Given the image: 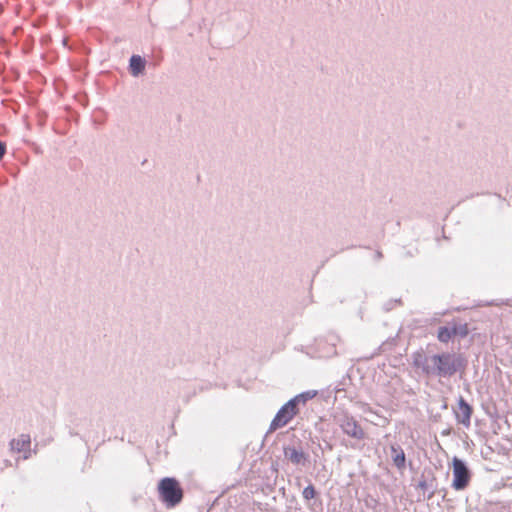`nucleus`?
Wrapping results in <instances>:
<instances>
[{"mask_svg":"<svg viewBox=\"0 0 512 512\" xmlns=\"http://www.w3.org/2000/svg\"><path fill=\"white\" fill-rule=\"evenodd\" d=\"M464 365L463 358L455 353H442L426 358L423 370L428 375L451 377Z\"/></svg>","mask_w":512,"mask_h":512,"instance_id":"nucleus-1","label":"nucleus"},{"mask_svg":"<svg viewBox=\"0 0 512 512\" xmlns=\"http://www.w3.org/2000/svg\"><path fill=\"white\" fill-rule=\"evenodd\" d=\"M158 498L166 508L178 506L184 497V491L180 481L175 477H163L157 485Z\"/></svg>","mask_w":512,"mask_h":512,"instance_id":"nucleus-2","label":"nucleus"},{"mask_svg":"<svg viewBox=\"0 0 512 512\" xmlns=\"http://www.w3.org/2000/svg\"><path fill=\"white\" fill-rule=\"evenodd\" d=\"M511 450H480L486 471L496 472L512 464Z\"/></svg>","mask_w":512,"mask_h":512,"instance_id":"nucleus-3","label":"nucleus"},{"mask_svg":"<svg viewBox=\"0 0 512 512\" xmlns=\"http://www.w3.org/2000/svg\"><path fill=\"white\" fill-rule=\"evenodd\" d=\"M452 488L456 491L465 490L471 481V471L465 460L454 456L452 458Z\"/></svg>","mask_w":512,"mask_h":512,"instance_id":"nucleus-4","label":"nucleus"},{"mask_svg":"<svg viewBox=\"0 0 512 512\" xmlns=\"http://www.w3.org/2000/svg\"><path fill=\"white\" fill-rule=\"evenodd\" d=\"M298 413L299 407L292 399H290L275 415L270 424V431H276L286 426Z\"/></svg>","mask_w":512,"mask_h":512,"instance_id":"nucleus-5","label":"nucleus"},{"mask_svg":"<svg viewBox=\"0 0 512 512\" xmlns=\"http://www.w3.org/2000/svg\"><path fill=\"white\" fill-rule=\"evenodd\" d=\"M252 474H257L259 478L264 480V484L272 486L276 483L278 469L271 460H261L260 467L256 468V463L250 469Z\"/></svg>","mask_w":512,"mask_h":512,"instance_id":"nucleus-6","label":"nucleus"},{"mask_svg":"<svg viewBox=\"0 0 512 512\" xmlns=\"http://www.w3.org/2000/svg\"><path fill=\"white\" fill-rule=\"evenodd\" d=\"M340 427L344 433L351 437L357 439H362L364 437V431L353 417L344 415L340 419Z\"/></svg>","mask_w":512,"mask_h":512,"instance_id":"nucleus-7","label":"nucleus"},{"mask_svg":"<svg viewBox=\"0 0 512 512\" xmlns=\"http://www.w3.org/2000/svg\"><path fill=\"white\" fill-rule=\"evenodd\" d=\"M472 414L471 406L464 400L463 397H460L458 401V408L456 411V417L458 422L469 425Z\"/></svg>","mask_w":512,"mask_h":512,"instance_id":"nucleus-8","label":"nucleus"},{"mask_svg":"<svg viewBox=\"0 0 512 512\" xmlns=\"http://www.w3.org/2000/svg\"><path fill=\"white\" fill-rule=\"evenodd\" d=\"M285 457L289 459L293 464L307 466L310 462L309 454L305 450H283Z\"/></svg>","mask_w":512,"mask_h":512,"instance_id":"nucleus-9","label":"nucleus"},{"mask_svg":"<svg viewBox=\"0 0 512 512\" xmlns=\"http://www.w3.org/2000/svg\"><path fill=\"white\" fill-rule=\"evenodd\" d=\"M394 455L392 456L393 465L398 469L402 475L407 467V460L404 450H391Z\"/></svg>","mask_w":512,"mask_h":512,"instance_id":"nucleus-10","label":"nucleus"},{"mask_svg":"<svg viewBox=\"0 0 512 512\" xmlns=\"http://www.w3.org/2000/svg\"><path fill=\"white\" fill-rule=\"evenodd\" d=\"M416 488L423 491L424 499L426 498L427 500H431L436 493L437 484L429 483L425 480H419Z\"/></svg>","mask_w":512,"mask_h":512,"instance_id":"nucleus-11","label":"nucleus"},{"mask_svg":"<svg viewBox=\"0 0 512 512\" xmlns=\"http://www.w3.org/2000/svg\"><path fill=\"white\" fill-rule=\"evenodd\" d=\"M457 331L453 329V326L440 327L438 330V340L443 343H447L452 337L456 336Z\"/></svg>","mask_w":512,"mask_h":512,"instance_id":"nucleus-12","label":"nucleus"},{"mask_svg":"<svg viewBox=\"0 0 512 512\" xmlns=\"http://www.w3.org/2000/svg\"><path fill=\"white\" fill-rule=\"evenodd\" d=\"M145 61L139 55H133L130 59V70L133 75H138L144 70Z\"/></svg>","mask_w":512,"mask_h":512,"instance_id":"nucleus-13","label":"nucleus"},{"mask_svg":"<svg viewBox=\"0 0 512 512\" xmlns=\"http://www.w3.org/2000/svg\"><path fill=\"white\" fill-rule=\"evenodd\" d=\"M319 494V491L311 482L302 491V497L307 502L317 499Z\"/></svg>","mask_w":512,"mask_h":512,"instance_id":"nucleus-14","label":"nucleus"},{"mask_svg":"<svg viewBox=\"0 0 512 512\" xmlns=\"http://www.w3.org/2000/svg\"><path fill=\"white\" fill-rule=\"evenodd\" d=\"M13 453L14 460L16 465L20 460H28L33 455H36L38 450H10Z\"/></svg>","mask_w":512,"mask_h":512,"instance_id":"nucleus-15","label":"nucleus"},{"mask_svg":"<svg viewBox=\"0 0 512 512\" xmlns=\"http://www.w3.org/2000/svg\"><path fill=\"white\" fill-rule=\"evenodd\" d=\"M31 444L29 435L22 434L17 439H13L10 443L11 448H26Z\"/></svg>","mask_w":512,"mask_h":512,"instance_id":"nucleus-16","label":"nucleus"},{"mask_svg":"<svg viewBox=\"0 0 512 512\" xmlns=\"http://www.w3.org/2000/svg\"><path fill=\"white\" fill-rule=\"evenodd\" d=\"M317 392L316 391H307V392H304V393H301V394H298L296 395L294 398H292V400L297 404V406L299 407V405H305L306 402L312 398H314L316 396Z\"/></svg>","mask_w":512,"mask_h":512,"instance_id":"nucleus-17","label":"nucleus"},{"mask_svg":"<svg viewBox=\"0 0 512 512\" xmlns=\"http://www.w3.org/2000/svg\"><path fill=\"white\" fill-rule=\"evenodd\" d=\"M420 480H425L429 483L437 484V479L435 477L434 471L430 467H425L423 469Z\"/></svg>","mask_w":512,"mask_h":512,"instance_id":"nucleus-18","label":"nucleus"},{"mask_svg":"<svg viewBox=\"0 0 512 512\" xmlns=\"http://www.w3.org/2000/svg\"><path fill=\"white\" fill-rule=\"evenodd\" d=\"M453 326V329L457 331V335L461 336V337H465L467 336L468 334V327H467V324H460V325H457L455 323L452 324Z\"/></svg>","mask_w":512,"mask_h":512,"instance_id":"nucleus-19","label":"nucleus"},{"mask_svg":"<svg viewBox=\"0 0 512 512\" xmlns=\"http://www.w3.org/2000/svg\"><path fill=\"white\" fill-rule=\"evenodd\" d=\"M5 151H6L5 145L2 142H0V159L4 156Z\"/></svg>","mask_w":512,"mask_h":512,"instance_id":"nucleus-20","label":"nucleus"},{"mask_svg":"<svg viewBox=\"0 0 512 512\" xmlns=\"http://www.w3.org/2000/svg\"><path fill=\"white\" fill-rule=\"evenodd\" d=\"M4 463H5V466H6V467H8V466H12V465H13V464H12V462H11V460H9V459H5V460H4Z\"/></svg>","mask_w":512,"mask_h":512,"instance_id":"nucleus-21","label":"nucleus"},{"mask_svg":"<svg viewBox=\"0 0 512 512\" xmlns=\"http://www.w3.org/2000/svg\"><path fill=\"white\" fill-rule=\"evenodd\" d=\"M318 458H320V456H319V454H318V453H316V452H315V459H314L315 464H317V459H318Z\"/></svg>","mask_w":512,"mask_h":512,"instance_id":"nucleus-22","label":"nucleus"},{"mask_svg":"<svg viewBox=\"0 0 512 512\" xmlns=\"http://www.w3.org/2000/svg\"><path fill=\"white\" fill-rule=\"evenodd\" d=\"M408 465H409L410 470H414L412 462H409Z\"/></svg>","mask_w":512,"mask_h":512,"instance_id":"nucleus-23","label":"nucleus"}]
</instances>
